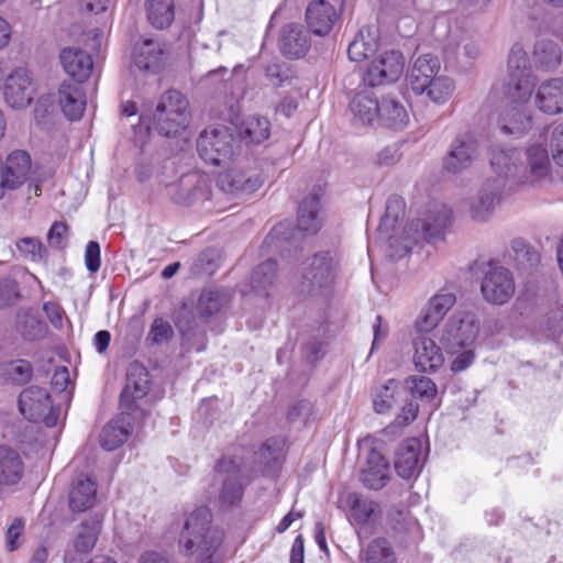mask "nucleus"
Here are the masks:
<instances>
[{"mask_svg": "<svg viewBox=\"0 0 563 563\" xmlns=\"http://www.w3.org/2000/svg\"><path fill=\"white\" fill-rule=\"evenodd\" d=\"M167 59V49L163 42L154 38H144L133 48V63L136 68L144 71H159Z\"/></svg>", "mask_w": 563, "mask_h": 563, "instance_id": "obj_16", "label": "nucleus"}, {"mask_svg": "<svg viewBox=\"0 0 563 563\" xmlns=\"http://www.w3.org/2000/svg\"><path fill=\"white\" fill-rule=\"evenodd\" d=\"M365 563H397L390 542L385 538L372 540L362 552Z\"/></svg>", "mask_w": 563, "mask_h": 563, "instance_id": "obj_48", "label": "nucleus"}, {"mask_svg": "<svg viewBox=\"0 0 563 563\" xmlns=\"http://www.w3.org/2000/svg\"><path fill=\"white\" fill-rule=\"evenodd\" d=\"M454 82L448 76H437L428 84L427 92L430 100L435 103H443L450 99L454 91Z\"/></svg>", "mask_w": 563, "mask_h": 563, "instance_id": "obj_55", "label": "nucleus"}, {"mask_svg": "<svg viewBox=\"0 0 563 563\" xmlns=\"http://www.w3.org/2000/svg\"><path fill=\"white\" fill-rule=\"evenodd\" d=\"M526 162V166L520 163V181L542 180L550 176L551 162L542 144H533L527 148Z\"/></svg>", "mask_w": 563, "mask_h": 563, "instance_id": "obj_27", "label": "nucleus"}, {"mask_svg": "<svg viewBox=\"0 0 563 563\" xmlns=\"http://www.w3.org/2000/svg\"><path fill=\"white\" fill-rule=\"evenodd\" d=\"M173 335L172 324L163 318H156L151 324L146 340L152 344H162L172 340Z\"/></svg>", "mask_w": 563, "mask_h": 563, "instance_id": "obj_60", "label": "nucleus"}, {"mask_svg": "<svg viewBox=\"0 0 563 563\" xmlns=\"http://www.w3.org/2000/svg\"><path fill=\"white\" fill-rule=\"evenodd\" d=\"M479 54L481 46L475 34L462 29L450 31L443 48L446 64L466 69Z\"/></svg>", "mask_w": 563, "mask_h": 563, "instance_id": "obj_10", "label": "nucleus"}, {"mask_svg": "<svg viewBox=\"0 0 563 563\" xmlns=\"http://www.w3.org/2000/svg\"><path fill=\"white\" fill-rule=\"evenodd\" d=\"M455 295L450 291H440L432 296L417 320V329L420 332L433 330L455 305Z\"/></svg>", "mask_w": 563, "mask_h": 563, "instance_id": "obj_22", "label": "nucleus"}, {"mask_svg": "<svg viewBox=\"0 0 563 563\" xmlns=\"http://www.w3.org/2000/svg\"><path fill=\"white\" fill-rule=\"evenodd\" d=\"M168 195L179 206L207 201L211 196V179L205 173L190 172L183 175L176 184L168 186Z\"/></svg>", "mask_w": 563, "mask_h": 563, "instance_id": "obj_9", "label": "nucleus"}, {"mask_svg": "<svg viewBox=\"0 0 563 563\" xmlns=\"http://www.w3.org/2000/svg\"><path fill=\"white\" fill-rule=\"evenodd\" d=\"M551 147L553 159L563 167V124L553 130Z\"/></svg>", "mask_w": 563, "mask_h": 563, "instance_id": "obj_64", "label": "nucleus"}, {"mask_svg": "<svg viewBox=\"0 0 563 563\" xmlns=\"http://www.w3.org/2000/svg\"><path fill=\"white\" fill-rule=\"evenodd\" d=\"M313 406L308 400H299L291 405L287 412V420L291 424L305 426L312 415Z\"/></svg>", "mask_w": 563, "mask_h": 563, "instance_id": "obj_61", "label": "nucleus"}, {"mask_svg": "<svg viewBox=\"0 0 563 563\" xmlns=\"http://www.w3.org/2000/svg\"><path fill=\"white\" fill-rule=\"evenodd\" d=\"M150 389V374L140 362H132L126 371V383L120 395V407L135 413H142L137 400L142 399Z\"/></svg>", "mask_w": 563, "mask_h": 563, "instance_id": "obj_13", "label": "nucleus"}, {"mask_svg": "<svg viewBox=\"0 0 563 563\" xmlns=\"http://www.w3.org/2000/svg\"><path fill=\"white\" fill-rule=\"evenodd\" d=\"M521 153L512 150H495L492 153L490 165L499 176L498 179H516L520 181Z\"/></svg>", "mask_w": 563, "mask_h": 563, "instance_id": "obj_38", "label": "nucleus"}, {"mask_svg": "<svg viewBox=\"0 0 563 563\" xmlns=\"http://www.w3.org/2000/svg\"><path fill=\"white\" fill-rule=\"evenodd\" d=\"M320 197L318 194L307 196L298 208V229L308 234L319 231L321 222L318 218Z\"/></svg>", "mask_w": 563, "mask_h": 563, "instance_id": "obj_40", "label": "nucleus"}, {"mask_svg": "<svg viewBox=\"0 0 563 563\" xmlns=\"http://www.w3.org/2000/svg\"><path fill=\"white\" fill-rule=\"evenodd\" d=\"M505 184L501 179H487L470 200V214L478 222L487 221L501 200Z\"/></svg>", "mask_w": 563, "mask_h": 563, "instance_id": "obj_14", "label": "nucleus"}, {"mask_svg": "<svg viewBox=\"0 0 563 563\" xmlns=\"http://www.w3.org/2000/svg\"><path fill=\"white\" fill-rule=\"evenodd\" d=\"M176 327L178 328L183 347L187 351L201 352L207 346V333L206 330L198 325L192 313L183 308L176 320Z\"/></svg>", "mask_w": 563, "mask_h": 563, "instance_id": "obj_28", "label": "nucleus"}, {"mask_svg": "<svg viewBox=\"0 0 563 563\" xmlns=\"http://www.w3.org/2000/svg\"><path fill=\"white\" fill-rule=\"evenodd\" d=\"M440 70V62L438 57L431 54H423L416 58L409 73V84L412 91L417 95L424 93L433 78Z\"/></svg>", "mask_w": 563, "mask_h": 563, "instance_id": "obj_30", "label": "nucleus"}, {"mask_svg": "<svg viewBox=\"0 0 563 563\" xmlns=\"http://www.w3.org/2000/svg\"><path fill=\"white\" fill-rule=\"evenodd\" d=\"M534 103L547 114L563 112V79L553 78L543 81L537 89Z\"/></svg>", "mask_w": 563, "mask_h": 563, "instance_id": "obj_31", "label": "nucleus"}, {"mask_svg": "<svg viewBox=\"0 0 563 563\" xmlns=\"http://www.w3.org/2000/svg\"><path fill=\"white\" fill-rule=\"evenodd\" d=\"M100 530L101 518L98 516L81 522L73 542L75 550L79 553L90 552L96 545Z\"/></svg>", "mask_w": 563, "mask_h": 563, "instance_id": "obj_43", "label": "nucleus"}, {"mask_svg": "<svg viewBox=\"0 0 563 563\" xmlns=\"http://www.w3.org/2000/svg\"><path fill=\"white\" fill-rule=\"evenodd\" d=\"M380 101L368 91L358 92L350 102L353 121L356 125H369L378 121Z\"/></svg>", "mask_w": 563, "mask_h": 563, "instance_id": "obj_37", "label": "nucleus"}, {"mask_svg": "<svg viewBox=\"0 0 563 563\" xmlns=\"http://www.w3.org/2000/svg\"><path fill=\"white\" fill-rule=\"evenodd\" d=\"M382 11L393 22L413 21L417 13V0H385Z\"/></svg>", "mask_w": 563, "mask_h": 563, "instance_id": "obj_51", "label": "nucleus"}, {"mask_svg": "<svg viewBox=\"0 0 563 563\" xmlns=\"http://www.w3.org/2000/svg\"><path fill=\"white\" fill-rule=\"evenodd\" d=\"M420 454V441L416 438L406 440L396 452L395 470L397 474L406 479L417 475L421 468Z\"/></svg>", "mask_w": 563, "mask_h": 563, "instance_id": "obj_32", "label": "nucleus"}, {"mask_svg": "<svg viewBox=\"0 0 563 563\" xmlns=\"http://www.w3.org/2000/svg\"><path fill=\"white\" fill-rule=\"evenodd\" d=\"M401 394L402 388L399 382L389 379L387 384L382 386L376 393L373 400L374 410L380 415L388 412L398 402Z\"/></svg>", "mask_w": 563, "mask_h": 563, "instance_id": "obj_49", "label": "nucleus"}, {"mask_svg": "<svg viewBox=\"0 0 563 563\" xmlns=\"http://www.w3.org/2000/svg\"><path fill=\"white\" fill-rule=\"evenodd\" d=\"M533 59L538 67L548 70L554 69L562 62L561 47L552 40H539L534 44Z\"/></svg>", "mask_w": 563, "mask_h": 563, "instance_id": "obj_42", "label": "nucleus"}, {"mask_svg": "<svg viewBox=\"0 0 563 563\" xmlns=\"http://www.w3.org/2000/svg\"><path fill=\"white\" fill-rule=\"evenodd\" d=\"M68 225L65 222L56 221L47 233V242L52 247L64 249L66 245Z\"/></svg>", "mask_w": 563, "mask_h": 563, "instance_id": "obj_62", "label": "nucleus"}, {"mask_svg": "<svg viewBox=\"0 0 563 563\" xmlns=\"http://www.w3.org/2000/svg\"><path fill=\"white\" fill-rule=\"evenodd\" d=\"M34 95V87L24 68H18L9 75L4 88V99L7 103L14 109L27 107Z\"/></svg>", "mask_w": 563, "mask_h": 563, "instance_id": "obj_21", "label": "nucleus"}, {"mask_svg": "<svg viewBox=\"0 0 563 563\" xmlns=\"http://www.w3.org/2000/svg\"><path fill=\"white\" fill-rule=\"evenodd\" d=\"M511 250L515 253V258L519 264L533 267L540 261L539 253L523 239L512 240Z\"/></svg>", "mask_w": 563, "mask_h": 563, "instance_id": "obj_58", "label": "nucleus"}, {"mask_svg": "<svg viewBox=\"0 0 563 563\" xmlns=\"http://www.w3.org/2000/svg\"><path fill=\"white\" fill-rule=\"evenodd\" d=\"M64 70L78 84L89 78L92 70L91 56L80 47H64L59 53Z\"/></svg>", "mask_w": 563, "mask_h": 563, "instance_id": "obj_29", "label": "nucleus"}, {"mask_svg": "<svg viewBox=\"0 0 563 563\" xmlns=\"http://www.w3.org/2000/svg\"><path fill=\"white\" fill-rule=\"evenodd\" d=\"M263 185L262 178L256 174H247L241 169L232 168L221 173L217 179L219 189L229 195H251Z\"/></svg>", "mask_w": 563, "mask_h": 563, "instance_id": "obj_25", "label": "nucleus"}, {"mask_svg": "<svg viewBox=\"0 0 563 563\" xmlns=\"http://www.w3.org/2000/svg\"><path fill=\"white\" fill-rule=\"evenodd\" d=\"M406 384L413 397L421 399L422 401H431L438 394L435 383L424 376H411L406 379Z\"/></svg>", "mask_w": 563, "mask_h": 563, "instance_id": "obj_54", "label": "nucleus"}, {"mask_svg": "<svg viewBox=\"0 0 563 563\" xmlns=\"http://www.w3.org/2000/svg\"><path fill=\"white\" fill-rule=\"evenodd\" d=\"M231 299L229 290L208 287L202 289L198 299V310L201 316L209 317L219 312Z\"/></svg>", "mask_w": 563, "mask_h": 563, "instance_id": "obj_44", "label": "nucleus"}, {"mask_svg": "<svg viewBox=\"0 0 563 563\" xmlns=\"http://www.w3.org/2000/svg\"><path fill=\"white\" fill-rule=\"evenodd\" d=\"M481 290L486 301L504 305L515 294V282L509 269L503 266H490L485 273Z\"/></svg>", "mask_w": 563, "mask_h": 563, "instance_id": "obj_12", "label": "nucleus"}, {"mask_svg": "<svg viewBox=\"0 0 563 563\" xmlns=\"http://www.w3.org/2000/svg\"><path fill=\"white\" fill-rule=\"evenodd\" d=\"M238 147V141L224 126L205 130L197 140V151L201 159L210 165L229 163Z\"/></svg>", "mask_w": 563, "mask_h": 563, "instance_id": "obj_6", "label": "nucleus"}, {"mask_svg": "<svg viewBox=\"0 0 563 563\" xmlns=\"http://www.w3.org/2000/svg\"><path fill=\"white\" fill-rule=\"evenodd\" d=\"M338 19V11L327 0H313L306 9L308 29L318 36L329 34Z\"/></svg>", "mask_w": 563, "mask_h": 563, "instance_id": "obj_24", "label": "nucleus"}, {"mask_svg": "<svg viewBox=\"0 0 563 563\" xmlns=\"http://www.w3.org/2000/svg\"><path fill=\"white\" fill-rule=\"evenodd\" d=\"M19 297L18 285L7 280L0 284V308L13 305Z\"/></svg>", "mask_w": 563, "mask_h": 563, "instance_id": "obj_63", "label": "nucleus"}, {"mask_svg": "<svg viewBox=\"0 0 563 563\" xmlns=\"http://www.w3.org/2000/svg\"><path fill=\"white\" fill-rule=\"evenodd\" d=\"M336 264L334 255L329 251L318 252L305 260L295 284L296 292L303 298L322 294L334 279Z\"/></svg>", "mask_w": 563, "mask_h": 563, "instance_id": "obj_2", "label": "nucleus"}, {"mask_svg": "<svg viewBox=\"0 0 563 563\" xmlns=\"http://www.w3.org/2000/svg\"><path fill=\"white\" fill-rule=\"evenodd\" d=\"M405 68V58L399 51H387L373 59L363 76L365 85L377 87L397 81Z\"/></svg>", "mask_w": 563, "mask_h": 563, "instance_id": "obj_11", "label": "nucleus"}, {"mask_svg": "<svg viewBox=\"0 0 563 563\" xmlns=\"http://www.w3.org/2000/svg\"><path fill=\"white\" fill-rule=\"evenodd\" d=\"M97 485L85 476L79 475L69 490V507L73 511H85L90 508L96 500Z\"/></svg>", "mask_w": 563, "mask_h": 563, "instance_id": "obj_39", "label": "nucleus"}, {"mask_svg": "<svg viewBox=\"0 0 563 563\" xmlns=\"http://www.w3.org/2000/svg\"><path fill=\"white\" fill-rule=\"evenodd\" d=\"M137 413L122 409L121 413L109 421L100 435L101 446L112 451L122 445L132 432V423Z\"/></svg>", "mask_w": 563, "mask_h": 563, "instance_id": "obj_26", "label": "nucleus"}, {"mask_svg": "<svg viewBox=\"0 0 563 563\" xmlns=\"http://www.w3.org/2000/svg\"><path fill=\"white\" fill-rule=\"evenodd\" d=\"M479 332V321L472 312L454 313L446 322L440 342L450 354L470 347Z\"/></svg>", "mask_w": 563, "mask_h": 563, "instance_id": "obj_7", "label": "nucleus"}, {"mask_svg": "<svg viewBox=\"0 0 563 563\" xmlns=\"http://www.w3.org/2000/svg\"><path fill=\"white\" fill-rule=\"evenodd\" d=\"M388 464L385 457L372 449L366 456V464L361 472L362 483L369 489H380L387 481Z\"/></svg>", "mask_w": 563, "mask_h": 563, "instance_id": "obj_36", "label": "nucleus"}, {"mask_svg": "<svg viewBox=\"0 0 563 563\" xmlns=\"http://www.w3.org/2000/svg\"><path fill=\"white\" fill-rule=\"evenodd\" d=\"M216 471L223 474V484L220 493V499L229 506L241 500L243 496L242 470L240 464L231 457L219 460Z\"/></svg>", "mask_w": 563, "mask_h": 563, "instance_id": "obj_18", "label": "nucleus"}, {"mask_svg": "<svg viewBox=\"0 0 563 563\" xmlns=\"http://www.w3.org/2000/svg\"><path fill=\"white\" fill-rule=\"evenodd\" d=\"M389 522L394 531L398 534L407 536L410 541H417L421 538L420 526L409 510L391 508L388 512Z\"/></svg>", "mask_w": 563, "mask_h": 563, "instance_id": "obj_45", "label": "nucleus"}, {"mask_svg": "<svg viewBox=\"0 0 563 563\" xmlns=\"http://www.w3.org/2000/svg\"><path fill=\"white\" fill-rule=\"evenodd\" d=\"M271 122L265 117L252 115L242 125L241 134L251 142L260 144L269 137Z\"/></svg>", "mask_w": 563, "mask_h": 563, "instance_id": "obj_52", "label": "nucleus"}, {"mask_svg": "<svg viewBox=\"0 0 563 563\" xmlns=\"http://www.w3.org/2000/svg\"><path fill=\"white\" fill-rule=\"evenodd\" d=\"M19 409L23 417L32 422H43L55 427L58 422L59 408L54 407L45 388L30 386L19 396Z\"/></svg>", "mask_w": 563, "mask_h": 563, "instance_id": "obj_8", "label": "nucleus"}, {"mask_svg": "<svg viewBox=\"0 0 563 563\" xmlns=\"http://www.w3.org/2000/svg\"><path fill=\"white\" fill-rule=\"evenodd\" d=\"M16 328L23 338L31 341L42 338L46 331L45 323L30 312L19 316Z\"/></svg>", "mask_w": 563, "mask_h": 563, "instance_id": "obj_53", "label": "nucleus"}, {"mask_svg": "<svg viewBox=\"0 0 563 563\" xmlns=\"http://www.w3.org/2000/svg\"><path fill=\"white\" fill-rule=\"evenodd\" d=\"M188 108V100L181 92L175 89L165 91L150 115L153 129L166 137L178 134L189 123Z\"/></svg>", "mask_w": 563, "mask_h": 563, "instance_id": "obj_3", "label": "nucleus"}, {"mask_svg": "<svg viewBox=\"0 0 563 563\" xmlns=\"http://www.w3.org/2000/svg\"><path fill=\"white\" fill-rule=\"evenodd\" d=\"M146 14L154 27L163 30L169 26L174 20V1L147 0Z\"/></svg>", "mask_w": 563, "mask_h": 563, "instance_id": "obj_47", "label": "nucleus"}, {"mask_svg": "<svg viewBox=\"0 0 563 563\" xmlns=\"http://www.w3.org/2000/svg\"><path fill=\"white\" fill-rule=\"evenodd\" d=\"M25 520L21 517L14 518L4 534V547L8 552L19 550L24 543Z\"/></svg>", "mask_w": 563, "mask_h": 563, "instance_id": "obj_57", "label": "nucleus"}, {"mask_svg": "<svg viewBox=\"0 0 563 563\" xmlns=\"http://www.w3.org/2000/svg\"><path fill=\"white\" fill-rule=\"evenodd\" d=\"M377 33L375 27H362L347 47L349 58L353 62H363L373 57L379 47Z\"/></svg>", "mask_w": 563, "mask_h": 563, "instance_id": "obj_35", "label": "nucleus"}, {"mask_svg": "<svg viewBox=\"0 0 563 563\" xmlns=\"http://www.w3.org/2000/svg\"><path fill=\"white\" fill-rule=\"evenodd\" d=\"M16 249L22 257L31 262L43 260L46 254V247L37 238H22L16 241Z\"/></svg>", "mask_w": 563, "mask_h": 563, "instance_id": "obj_56", "label": "nucleus"}, {"mask_svg": "<svg viewBox=\"0 0 563 563\" xmlns=\"http://www.w3.org/2000/svg\"><path fill=\"white\" fill-rule=\"evenodd\" d=\"M58 102L65 117L79 120L86 108V96L78 82L64 81L58 89Z\"/></svg>", "mask_w": 563, "mask_h": 563, "instance_id": "obj_33", "label": "nucleus"}, {"mask_svg": "<svg viewBox=\"0 0 563 563\" xmlns=\"http://www.w3.org/2000/svg\"><path fill=\"white\" fill-rule=\"evenodd\" d=\"M477 143L471 134L459 135L451 144L444 157L443 167L452 174H459L468 168L476 156Z\"/></svg>", "mask_w": 563, "mask_h": 563, "instance_id": "obj_19", "label": "nucleus"}, {"mask_svg": "<svg viewBox=\"0 0 563 563\" xmlns=\"http://www.w3.org/2000/svg\"><path fill=\"white\" fill-rule=\"evenodd\" d=\"M413 364L419 372L435 373L444 364V355L434 340L418 336L413 340Z\"/></svg>", "mask_w": 563, "mask_h": 563, "instance_id": "obj_23", "label": "nucleus"}, {"mask_svg": "<svg viewBox=\"0 0 563 563\" xmlns=\"http://www.w3.org/2000/svg\"><path fill=\"white\" fill-rule=\"evenodd\" d=\"M276 278L277 263L269 258L254 268L251 274L250 285L256 294L267 296Z\"/></svg>", "mask_w": 563, "mask_h": 563, "instance_id": "obj_46", "label": "nucleus"}, {"mask_svg": "<svg viewBox=\"0 0 563 563\" xmlns=\"http://www.w3.org/2000/svg\"><path fill=\"white\" fill-rule=\"evenodd\" d=\"M278 45L282 54L287 58H301L311 46L309 30L299 23H288L280 30Z\"/></svg>", "mask_w": 563, "mask_h": 563, "instance_id": "obj_20", "label": "nucleus"}, {"mask_svg": "<svg viewBox=\"0 0 563 563\" xmlns=\"http://www.w3.org/2000/svg\"><path fill=\"white\" fill-rule=\"evenodd\" d=\"M409 121L407 110L398 100L384 97L380 100L378 122L387 128L404 129Z\"/></svg>", "mask_w": 563, "mask_h": 563, "instance_id": "obj_41", "label": "nucleus"}, {"mask_svg": "<svg viewBox=\"0 0 563 563\" xmlns=\"http://www.w3.org/2000/svg\"><path fill=\"white\" fill-rule=\"evenodd\" d=\"M222 538V532L212 526L209 508L199 507L186 519L178 543L186 555L195 556V563H213Z\"/></svg>", "mask_w": 563, "mask_h": 563, "instance_id": "obj_1", "label": "nucleus"}, {"mask_svg": "<svg viewBox=\"0 0 563 563\" xmlns=\"http://www.w3.org/2000/svg\"><path fill=\"white\" fill-rule=\"evenodd\" d=\"M31 170L30 155L24 151H14L8 155L0 170L1 199L7 190H14L25 183Z\"/></svg>", "mask_w": 563, "mask_h": 563, "instance_id": "obj_15", "label": "nucleus"}, {"mask_svg": "<svg viewBox=\"0 0 563 563\" xmlns=\"http://www.w3.org/2000/svg\"><path fill=\"white\" fill-rule=\"evenodd\" d=\"M351 508V517L357 525H366L375 517L378 505L373 500L362 497L356 493H351L346 498Z\"/></svg>", "mask_w": 563, "mask_h": 563, "instance_id": "obj_50", "label": "nucleus"}, {"mask_svg": "<svg viewBox=\"0 0 563 563\" xmlns=\"http://www.w3.org/2000/svg\"><path fill=\"white\" fill-rule=\"evenodd\" d=\"M8 379L16 384H25L32 376V366L25 360L9 362L2 366Z\"/></svg>", "mask_w": 563, "mask_h": 563, "instance_id": "obj_59", "label": "nucleus"}, {"mask_svg": "<svg viewBox=\"0 0 563 563\" xmlns=\"http://www.w3.org/2000/svg\"><path fill=\"white\" fill-rule=\"evenodd\" d=\"M451 209L445 205H435L426 219L410 221L404 230V250L408 252L421 241L435 242L442 239L451 223Z\"/></svg>", "mask_w": 563, "mask_h": 563, "instance_id": "obj_4", "label": "nucleus"}, {"mask_svg": "<svg viewBox=\"0 0 563 563\" xmlns=\"http://www.w3.org/2000/svg\"><path fill=\"white\" fill-rule=\"evenodd\" d=\"M282 457V442L275 438L266 440L258 451L254 453V467L252 473L254 475H273Z\"/></svg>", "mask_w": 563, "mask_h": 563, "instance_id": "obj_34", "label": "nucleus"}, {"mask_svg": "<svg viewBox=\"0 0 563 563\" xmlns=\"http://www.w3.org/2000/svg\"><path fill=\"white\" fill-rule=\"evenodd\" d=\"M508 100V104L504 108L499 115L498 125L504 134L519 137L526 134L532 125L531 115L527 112L526 109V103L529 100Z\"/></svg>", "mask_w": 563, "mask_h": 563, "instance_id": "obj_17", "label": "nucleus"}, {"mask_svg": "<svg viewBox=\"0 0 563 563\" xmlns=\"http://www.w3.org/2000/svg\"><path fill=\"white\" fill-rule=\"evenodd\" d=\"M508 79L505 93L515 101L530 100L534 87L528 55L520 44H514L508 56Z\"/></svg>", "mask_w": 563, "mask_h": 563, "instance_id": "obj_5", "label": "nucleus"}]
</instances>
